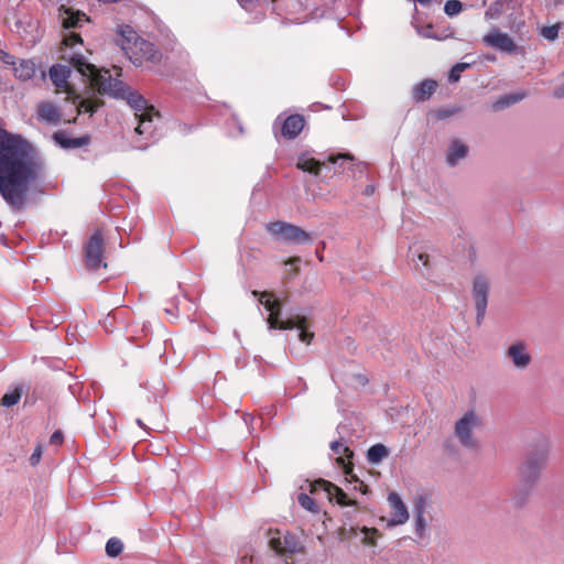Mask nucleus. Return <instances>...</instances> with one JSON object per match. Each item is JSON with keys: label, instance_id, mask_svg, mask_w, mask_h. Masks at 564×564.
I'll return each mask as SVG.
<instances>
[{"label": "nucleus", "instance_id": "nucleus-41", "mask_svg": "<svg viewBox=\"0 0 564 564\" xmlns=\"http://www.w3.org/2000/svg\"><path fill=\"white\" fill-rule=\"evenodd\" d=\"M459 109L458 108H446V109H440L436 113V117L438 119H446L453 115H455L456 112H458Z\"/></svg>", "mask_w": 564, "mask_h": 564}, {"label": "nucleus", "instance_id": "nucleus-50", "mask_svg": "<svg viewBox=\"0 0 564 564\" xmlns=\"http://www.w3.org/2000/svg\"><path fill=\"white\" fill-rule=\"evenodd\" d=\"M487 59H488V61H495V59H496V57H495V56H487Z\"/></svg>", "mask_w": 564, "mask_h": 564}, {"label": "nucleus", "instance_id": "nucleus-42", "mask_svg": "<svg viewBox=\"0 0 564 564\" xmlns=\"http://www.w3.org/2000/svg\"><path fill=\"white\" fill-rule=\"evenodd\" d=\"M0 61L4 64L11 65V66H14L17 64L15 57L4 51H0Z\"/></svg>", "mask_w": 564, "mask_h": 564}, {"label": "nucleus", "instance_id": "nucleus-36", "mask_svg": "<svg viewBox=\"0 0 564 564\" xmlns=\"http://www.w3.org/2000/svg\"><path fill=\"white\" fill-rule=\"evenodd\" d=\"M361 533H364V540H362V543L364 544H370V545H375V540L372 539L371 535H376L378 534V530L375 529V528H367V527H364L360 529Z\"/></svg>", "mask_w": 564, "mask_h": 564}, {"label": "nucleus", "instance_id": "nucleus-38", "mask_svg": "<svg viewBox=\"0 0 564 564\" xmlns=\"http://www.w3.org/2000/svg\"><path fill=\"white\" fill-rule=\"evenodd\" d=\"M414 520H415V532L420 536H422V534L425 530V525H426L425 517L424 516H414Z\"/></svg>", "mask_w": 564, "mask_h": 564}, {"label": "nucleus", "instance_id": "nucleus-19", "mask_svg": "<svg viewBox=\"0 0 564 564\" xmlns=\"http://www.w3.org/2000/svg\"><path fill=\"white\" fill-rule=\"evenodd\" d=\"M58 10L62 25L65 29L78 28L83 21H87L85 13L79 11L74 12L64 4H62Z\"/></svg>", "mask_w": 564, "mask_h": 564}, {"label": "nucleus", "instance_id": "nucleus-24", "mask_svg": "<svg viewBox=\"0 0 564 564\" xmlns=\"http://www.w3.org/2000/svg\"><path fill=\"white\" fill-rule=\"evenodd\" d=\"M524 97H525L524 93H516V94L502 96L501 98H499L497 101H495L492 104V109L495 111H500L505 108H508V107L521 101Z\"/></svg>", "mask_w": 564, "mask_h": 564}, {"label": "nucleus", "instance_id": "nucleus-45", "mask_svg": "<svg viewBox=\"0 0 564 564\" xmlns=\"http://www.w3.org/2000/svg\"><path fill=\"white\" fill-rule=\"evenodd\" d=\"M352 159L354 158L351 155H349V154H339L336 158L330 156L329 161L332 163L336 164L338 160H349V161H352Z\"/></svg>", "mask_w": 564, "mask_h": 564}, {"label": "nucleus", "instance_id": "nucleus-20", "mask_svg": "<svg viewBox=\"0 0 564 564\" xmlns=\"http://www.w3.org/2000/svg\"><path fill=\"white\" fill-rule=\"evenodd\" d=\"M69 75H70V68L68 66L54 65L50 68L51 80L58 88L67 87Z\"/></svg>", "mask_w": 564, "mask_h": 564}, {"label": "nucleus", "instance_id": "nucleus-21", "mask_svg": "<svg viewBox=\"0 0 564 564\" xmlns=\"http://www.w3.org/2000/svg\"><path fill=\"white\" fill-rule=\"evenodd\" d=\"M324 165V163L315 160L312 158L308 153H302L297 158L296 166L297 169L308 172L313 175H318L321 167Z\"/></svg>", "mask_w": 564, "mask_h": 564}, {"label": "nucleus", "instance_id": "nucleus-4", "mask_svg": "<svg viewBox=\"0 0 564 564\" xmlns=\"http://www.w3.org/2000/svg\"><path fill=\"white\" fill-rule=\"evenodd\" d=\"M116 43L134 65L139 66L143 61L158 59L154 45L141 39L130 25L119 26Z\"/></svg>", "mask_w": 564, "mask_h": 564}, {"label": "nucleus", "instance_id": "nucleus-44", "mask_svg": "<svg viewBox=\"0 0 564 564\" xmlns=\"http://www.w3.org/2000/svg\"><path fill=\"white\" fill-rule=\"evenodd\" d=\"M62 441H63V434H62V432H61V431H55V432L52 434L51 438H50V442H51L52 444H61V443H62Z\"/></svg>", "mask_w": 564, "mask_h": 564}, {"label": "nucleus", "instance_id": "nucleus-33", "mask_svg": "<svg viewBox=\"0 0 564 564\" xmlns=\"http://www.w3.org/2000/svg\"><path fill=\"white\" fill-rule=\"evenodd\" d=\"M297 501L300 506L308 511H317V506L315 501L305 492H301L297 496Z\"/></svg>", "mask_w": 564, "mask_h": 564}, {"label": "nucleus", "instance_id": "nucleus-11", "mask_svg": "<svg viewBox=\"0 0 564 564\" xmlns=\"http://www.w3.org/2000/svg\"><path fill=\"white\" fill-rule=\"evenodd\" d=\"M489 293V281L485 275H476L473 282V300L476 307L477 324H480L486 315Z\"/></svg>", "mask_w": 564, "mask_h": 564}, {"label": "nucleus", "instance_id": "nucleus-23", "mask_svg": "<svg viewBox=\"0 0 564 564\" xmlns=\"http://www.w3.org/2000/svg\"><path fill=\"white\" fill-rule=\"evenodd\" d=\"M14 76L21 80L31 79L36 73V65L31 59H20L19 64L14 65Z\"/></svg>", "mask_w": 564, "mask_h": 564}, {"label": "nucleus", "instance_id": "nucleus-18", "mask_svg": "<svg viewBox=\"0 0 564 564\" xmlns=\"http://www.w3.org/2000/svg\"><path fill=\"white\" fill-rule=\"evenodd\" d=\"M37 118L43 122L56 124L61 119V111L58 107L51 101L40 102L37 105Z\"/></svg>", "mask_w": 564, "mask_h": 564}, {"label": "nucleus", "instance_id": "nucleus-9", "mask_svg": "<svg viewBox=\"0 0 564 564\" xmlns=\"http://www.w3.org/2000/svg\"><path fill=\"white\" fill-rule=\"evenodd\" d=\"M86 265L90 270H98L106 268L107 263L104 261V240L100 231H96L87 241L84 248Z\"/></svg>", "mask_w": 564, "mask_h": 564}, {"label": "nucleus", "instance_id": "nucleus-47", "mask_svg": "<svg viewBox=\"0 0 564 564\" xmlns=\"http://www.w3.org/2000/svg\"><path fill=\"white\" fill-rule=\"evenodd\" d=\"M239 2V4L247 9L248 7L254 4L258 0H237Z\"/></svg>", "mask_w": 564, "mask_h": 564}, {"label": "nucleus", "instance_id": "nucleus-39", "mask_svg": "<svg viewBox=\"0 0 564 564\" xmlns=\"http://www.w3.org/2000/svg\"><path fill=\"white\" fill-rule=\"evenodd\" d=\"M412 260L416 264H419V262H421L424 268H426V269L429 268V254L425 252L413 253Z\"/></svg>", "mask_w": 564, "mask_h": 564}, {"label": "nucleus", "instance_id": "nucleus-15", "mask_svg": "<svg viewBox=\"0 0 564 564\" xmlns=\"http://www.w3.org/2000/svg\"><path fill=\"white\" fill-rule=\"evenodd\" d=\"M469 153V148L462 140L455 139L447 147L445 162L448 166L454 167L465 160Z\"/></svg>", "mask_w": 564, "mask_h": 564}, {"label": "nucleus", "instance_id": "nucleus-49", "mask_svg": "<svg viewBox=\"0 0 564 564\" xmlns=\"http://www.w3.org/2000/svg\"><path fill=\"white\" fill-rule=\"evenodd\" d=\"M366 193H367V194H372V193H373V187H371V186H367V187H366Z\"/></svg>", "mask_w": 564, "mask_h": 564}, {"label": "nucleus", "instance_id": "nucleus-3", "mask_svg": "<svg viewBox=\"0 0 564 564\" xmlns=\"http://www.w3.org/2000/svg\"><path fill=\"white\" fill-rule=\"evenodd\" d=\"M252 295L258 297L265 311L269 312V316L267 317L269 329H293L294 327H297L301 329L299 335L300 340L306 344L312 341L314 334L306 330L307 318L305 316L295 314L289 316L285 321H281V303L273 297L272 293L267 291H252Z\"/></svg>", "mask_w": 564, "mask_h": 564}, {"label": "nucleus", "instance_id": "nucleus-16", "mask_svg": "<svg viewBox=\"0 0 564 564\" xmlns=\"http://www.w3.org/2000/svg\"><path fill=\"white\" fill-rule=\"evenodd\" d=\"M54 141L63 149H78L89 143L88 135L70 138L65 131L59 130L53 134Z\"/></svg>", "mask_w": 564, "mask_h": 564}, {"label": "nucleus", "instance_id": "nucleus-5", "mask_svg": "<svg viewBox=\"0 0 564 564\" xmlns=\"http://www.w3.org/2000/svg\"><path fill=\"white\" fill-rule=\"evenodd\" d=\"M547 460V451L545 448L532 451L519 467L518 488L528 495L536 484L542 469Z\"/></svg>", "mask_w": 564, "mask_h": 564}, {"label": "nucleus", "instance_id": "nucleus-25", "mask_svg": "<svg viewBox=\"0 0 564 564\" xmlns=\"http://www.w3.org/2000/svg\"><path fill=\"white\" fill-rule=\"evenodd\" d=\"M330 449L335 455H337V462L345 466V458L350 459L352 457V451L344 443L339 441H334L330 443Z\"/></svg>", "mask_w": 564, "mask_h": 564}, {"label": "nucleus", "instance_id": "nucleus-17", "mask_svg": "<svg viewBox=\"0 0 564 564\" xmlns=\"http://www.w3.org/2000/svg\"><path fill=\"white\" fill-rule=\"evenodd\" d=\"M303 128L304 118L301 115H291L284 120L281 127V134L286 139H294Z\"/></svg>", "mask_w": 564, "mask_h": 564}, {"label": "nucleus", "instance_id": "nucleus-34", "mask_svg": "<svg viewBox=\"0 0 564 564\" xmlns=\"http://www.w3.org/2000/svg\"><path fill=\"white\" fill-rule=\"evenodd\" d=\"M469 67V64L467 63H457L453 66V68L449 72L448 79L452 83H456L460 78V74L466 70Z\"/></svg>", "mask_w": 564, "mask_h": 564}, {"label": "nucleus", "instance_id": "nucleus-13", "mask_svg": "<svg viewBox=\"0 0 564 564\" xmlns=\"http://www.w3.org/2000/svg\"><path fill=\"white\" fill-rule=\"evenodd\" d=\"M506 358L517 370H525L532 362L529 345L523 340L511 343L505 351Z\"/></svg>", "mask_w": 564, "mask_h": 564}, {"label": "nucleus", "instance_id": "nucleus-35", "mask_svg": "<svg viewBox=\"0 0 564 564\" xmlns=\"http://www.w3.org/2000/svg\"><path fill=\"white\" fill-rule=\"evenodd\" d=\"M558 30L560 26L557 24L544 26L541 30V35L549 41H554L558 36Z\"/></svg>", "mask_w": 564, "mask_h": 564}, {"label": "nucleus", "instance_id": "nucleus-22", "mask_svg": "<svg viewBox=\"0 0 564 564\" xmlns=\"http://www.w3.org/2000/svg\"><path fill=\"white\" fill-rule=\"evenodd\" d=\"M437 83L432 79H424L417 84L413 89L414 99L417 101H424L429 99L435 91Z\"/></svg>", "mask_w": 564, "mask_h": 564}, {"label": "nucleus", "instance_id": "nucleus-31", "mask_svg": "<svg viewBox=\"0 0 564 564\" xmlns=\"http://www.w3.org/2000/svg\"><path fill=\"white\" fill-rule=\"evenodd\" d=\"M347 480L354 484L352 490L360 491L362 495L368 494V486L364 484L356 475L352 474L351 468L345 470Z\"/></svg>", "mask_w": 564, "mask_h": 564}, {"label": "nucleus", "instance_id": "nucleus-6", "mask_svg": "<svg viewBox=\"0 0 564 564\" xmlns=\"http://www.w3.org/2000/svg\"><path fill=\"white\" fill-rule=\"evenodd\" d=\"M481 420L475 411H467L459 420L455 422L454 435L460 446L468 451L478 448L479 443L475 432L480 429Z\"/></svg>", "mask_w": 564, "mask_h": 564}, {"label": "nucleus", "instance_id": "nucleus-10", "mask_svg": "<svg viewBox=\"0 0 564 564\" xmlns=\"http://www.w3.org/2000/svg\"><path fill=\"white\" fill-rule=\"evenodd\" d=\"M482 43L488 47H492L506 54H517L520 52V47L516 44L513 39L498 28H492L484 35Z\"/></svg>", "mask_w": 564, "mask_h": 564}, {"label": "nucleus", "instance_id": "nucleus-37", "mask_svg": "<svg viewBox=\"0 0 564 564\" xmlns=\"http://www.w3.org/2000/svg\"><path fill=\"white\" fill-rule=\"evenodd\" d=\"M426 502L423 497H419L414 502V516H424Z\"/></svg>", "mask_w": 564, "mask_h": 564}, {"label": "nucleus", "instance_id": "nucleus-2", "mask_svg": "<svg viewBox=\"0 0 564 564\" xmlns=\"http://www.w3.org/2000/svg\"><path fill=\"white\" fill-rule=\"evenodd\" d=\"M70 64L77 69L80 75L89 78L91 86H94L100 94H107L116 98L126 99L128 105L134 111L138 119V127L135 132L139 134L152 135L154 131V119H160L159 112L153 106L138 94L127 87L121 80L112 78L109 70H99L97 67L88 63L80 54H75L70 58Z\"/></svg>", "mask_w": 564, "mask_h": 564}, {"label": "nucleus", "instance_id": "nucleus-32", "mask_svg": "<svg viewBox=\"0 0 564 564\" xmlns=\"http://www.w3.org/2000/svg\"><path fill=\"white\" fill-rule=\"evenodd\" d=\"M463 9L459 0H447L444 6V11L448 17L457 15Z\"/></svg>", "mask_w": 564, "mask_h": 564}, {"label": "nucleus", "instance_id": "nucleus-1", "mask_svg": "<svg viewBox=\"0 0 564 564\" xmlns=\"http://www.w3.org/2000/svg\"><path fill=\"white\" fill-rule=\"evenodd\" d=\"M42 169L30 143L0 127V194L11 208L24 207L30 184L40 177Z\"/></svg>", "mask_w": 564, "mask_h": 564}, {"label": "nucleus", "instance_id": "nucleus-12", "mask_svg": "<svg viewBox=\"0 0 564 564\" xmlns=\"http://www.w3.org/2000/svg\"><path fill=\"white\" fill-rule=\"evenodd\" d=\"M269 544L272 547V550H274L278 554L282 556L293 555L303 550V546L299 539L290 532H285L282 534L281 532L278 531L270 538Z\"/></svg>", "mask_w": 564, "mask_h": 564}, {"label": "nucleus", "instance_id": "nucleus-29", "mask_svg": "<svg viewBox=\"0 0 564 564\" xmlns=\"http://www.w3.org/2000/svg\"><path fill=\"white\" fill-rule=\"evenodd\" d=\"M101 101L95 99H84L77 105L78 113L88 112L90 115L95 113L97 109L101 106Z\"/></svg>", "mask_w": 564, "mask_h": 564}, {"label": "nucleus", "instance_id": "nucleus-46", "mask_svg": "<svg viewBox=\"0 0 564 564\" xmlns=\"http://www.w3.org/2000/svg\"><path fill=\"white\" fill-rule=\"evenodd\" d=\"M562 76L564 77V72H563V75H562ZM553 95H554L556 98H563V97H564V84H563V85H561V86H558V87H556V88L554 89Z\"/></svg>", "mask_w": 564, "mask_h": 564}, {"label": "nucleus", "instance_id": "nucleus-14", "mask_svg": "<svg viewBox=\"0 0 564 564\" xmlns=\"http://www.w3.org/2000/svg\"><path fill=\"white\" fill-rule=\"evenodd\" d=\"M388 502L391 508V518L387 521L388 527L404 524L409 520L408 508L397 492H390Z\"/></svg>", "mask_w": 564, "mask_h": 564}, {"label": "nucleus", "instance_id": "nucleus-30", "mask_svg": "<svg viewBox=\"0 0 564 564\" xmlns=\"http://www.w3.org/2000/svg\"><path fill=\"white\" fill-rule=\"evenodd\" d=\"M123 550V544L120 539L111 538L106 543V553L110 557L118 556Z\"/></svg>", "mask_w": 564, "mask_h": 564}, {"label": "nucleus", "instance_id": "nucleus-28", "mask_svg": "<svg viewBox=\"0 0 564 564\" xmlns=\"http://www.w3.org/2000/svg\"><path fill=\"white\" fill-rule=\"evenodd\" d=\"M503 1L502 0H496L494 1L489 8L485 12V19L486 20H497L501 17L502 10H503Z\"/></svg>", "mask_w": 564, "mask_h": 564}, {"label": "nucleus", "instance_id": "nucleus-7", "mask_svg": "<svg viewBox=\"0 0 564 564\" xmlns=\"http://www.w3.org/2000/svg\"><path fill=\"white\" fill-rule=\"evenodd\" d=\"M267 229L274 237L296 243H310L311 235L302 228L285 221H275L267 225Z\"/></svg>", "mask_w": 564, "mask_h": 564}, {"label": "nucleus", "instance_id": "nucleus-48", "mask_svg": "<svg viewBox=\"0 0 564 564\" xmlns=\"http://www.w3.org/2000/svg\"><path fill=\"white\" fill-rule=\"evenodd\" d=\"M420 34L424 37H433L431 33V25H429L425 30L420 31Z\"/></svg>", "mask_w": 564, "mask_h": 564}, {"label": "nucleus", "instance_id": "nucleus-26", "mask_svg": "<svg viewBox=\"0 0 564 564\" xmlns=\"http://www.w3.org/2000/svg\"><path fill=\"white\" fill-rule=\"evenodd\" d=\"M389 455L388 448L383 444H375L367 452V459L371 464H379Z\"/></svg>", "mask_w": 564, "mask_h": 564}, {"label": "nucleus", "instance_id": "nucleus-27", "mask_svg": "<svg viewBox=\"0 0 564 564\" xmlns=\"http://www.w3.org/2000/svg\"><path fill=\"white\" fill-rule=\"evenodd\" d=\"M22 395V387H15L12 391L7 392L2 398L0 404L6 408L15 405Z\"/></svg>", "mask_w": 564, "mask_h": 564}, {"label": "nucleus", "instance_id": "nucleus-8", "mask_svg": "<svg viewBox=\"0 0 564 564\" xmlns=\"http://www.w3.org/2000/svg\"><path fill=\"white\" fill-rule=\"evenodd\" d=\"M311 494H317L324 491L329 501H336L339 506H354L358 508V502L354 499H349L348 495L338 486L324 480L317 479L310 482Z\"/></svg>", "mask_w": 564, "mask_h": 564}, {"label": "nucleus", "instance_id": "nucleus-43", "mask_svg": "<svg viewBox=\"0 0 564 564\" xmlns=\"http://www.w3.org/2000/svg\"><path fill=\"white\" fill-rule=\"evenodd\" d=\"M75 43H82V39H80L79 34H77V33H70V34L65 39V44H66V45H74Z\"/></svg>", "mask_w": 564, "mask_h": 564}, {"label": "nucleus", "instance_id": "nucleus-40", "mask_svg": "<svg viewBox=\"0 0 564 564\" xmlns=\"http://www.w3.org/2000/svg\"><path fill=\"white\" fill-rule=\"evenodd\" d=\"M42 454H43V449H42V446L41 445H37L32 455L30 456V464L32 466H35L40 463L41 458H42Z\"/></svg>", "mask_w": 564, "mask_h": 564}, {"label": "nucleus", "instance_id": "nucleus-51", "mask_svg": "<svg viewBox=\"0 0 564 564\" xmlns=\"http://www.w3.org/2000/svg\"><path fill=\"white\" fill-rule=\"evenodd\" d=\"M138 425L143 426V423L140 419L137 420Z\"/></svg>", "mask_w": 564, "mask_h": 564}]
</instances>
